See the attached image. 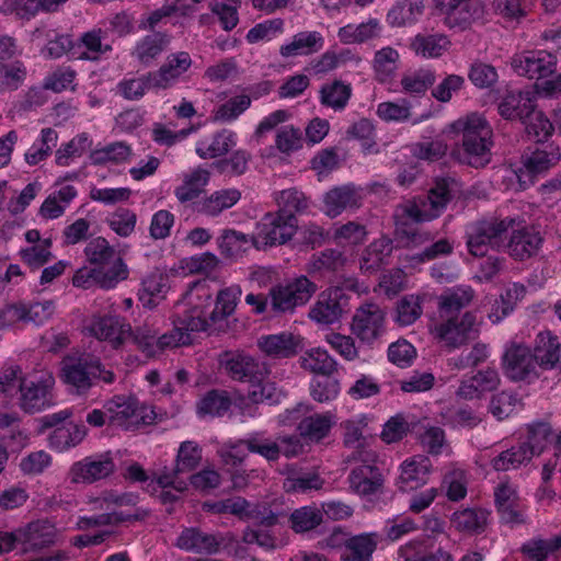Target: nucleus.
Segmentation results:
<instances>
[{"label":"nucleus","instance_id":"nucleus-8","mask_svg":"<svg viewBox=\"0 0 561 561\" xmlns=\"http://www.w3.org/2000/svg\"><path fill=\"white\" fill-rule=\"evenodd\" d=\"M317 290L318 285L314 282L300 275L286 285L272 287L268 298L273 311L293 312L296 307L306 305Z\"/></svg>","mask_w":561,"mask_h":561},{"label":"nucleus","instance_id":"nucleus-18","mask_svg":"<svg viewBox=\"0 0 561 561\" xmlns=\"http://www.w3.org/2000/svg\"><path fill=\"white\" fill-rule=\"evenodd\" d=\"M537 367L530 348L524 344L513 343L503 355L504 373L514 381L537 377Z\"/></svg>","mask_w":561,"mask_h":561},{"label":"nucleus","instance_id":"nucleus-12","mask_svg":"<svg viewBox=\"0 0 561 561\" xmlns=\"http://www.w3.org/2000/svg\"><path fill=\"white\" fill-rule=\"evenodd\" d=\"M480 322L474 312L467 311L460 319L453 318L444 320L436 327L437 336L446 347L459 348L470 341L478 339L480 334Z\"/></svg>","mask_w":561,"mask_h":561},{"label":"nucleus","instance_id":"nucleus-11","mask_svg":"<svg viewBox=\"0 0 561 561\" xmlns=\"http://www.w3.org/2000/svg\"><path fill=\"white\" fill-rule=\"evenodd\" d=\"M301 410H308L307 407L298 404L293 410H286L285 414L279 415L283 424H291L297 421V431L299 435L310 442H320L328 436L330 430L335 423L334 415L330 412L314 413L301 417Z\"/></svg>","mask_w":561,"mask_h":561},{"label":"nucleus","instance_id":"nucleus-24","mask_svg":"<svg viewBox=\"0 0 561 561\" xmlns=\"http://www.w3.org/2000/svg\"><path fill=\"white\" fill-rule=\"evenodd\" d=\"M432 463L425 456H414L402 462L397 486L400 491L415 490L427 483Z\"/></svg>","mask_w":561,"mask_h":561},{"label":"nucleus","instance_id":"nucleus-3","mask_svg":"<svg viewBox=\"0 0 561 561\" xmlns=\"http://www.w3.org/2000/svg\"><path fill=\"white\" fill-rule=\"evenodd\" d=\"M60 377L72 393L82 396L95 385L96 380L111 385L115 374L106 369L100 358L87 353H72L65 356L60 363Z\"/></svg>","mask_w":561,"mask_h":561},{"label":"nucleus","instance_id":"nucleus-23","mask_svg":"<svg viewBox=\"0 0 561 561\" xmlns=\"http://www.w3.org/2000/svg\"><path fill=\"white\" fill-rule=\"evenodd\" d=\"M500 382L501 379L495 369H481L473 376L460 381L456 396L463 400L481 399L486 392L495 390Z\"/></svg>","mask_w":561,"mask_h":561},{"label":"nucleus","instance_id":"nucleus-13","mask_svg":"<svg viewBox=\"0 0 561 561\" xmlns=\"http://www.w3.org/2000/svg\"><path fill=\"white\" fill-rule=\"evenodd\" d=\"M560 160L559 148L550 146V150L535 149L525 151L522 156V167L515 171L520 188L533 185L538 175L547 172Z\"/></svg>","mask_w":561,"mask_h":561},{"label":"nucleus","instance_id":"nucleus-25","mask_svg":"<svg viewBox=\"0 0 561 561\" xmlns=\"http://www.w3.org/2000/svg\"><path fill=\"white\" fill-rule=\"evenodd\" d=\"M352 492L363 497L383 493L385 478L380 468H352L347 477Z\"/></svg>","mask_w":561,"mask_h":561},{"label":"nucleus","instance_id":"nucleus-16","mask_svg":"<svg viewBox=\"0 0 561 561\" xmlns=\"http://www.w3.org/2000/svg\"><path fill=\"white\" fill-rule=\"evenodd\" d=\"M437 9L445 14V23L454 28L466 30L472 22L482 19L484 9L478 0H435Z\"/></svg>","mask_w":561,"mask_h":561},{"label":"nucleus","instance_id":"nucleus-60","mask_svg":"<svg viewBox=\"0 0 561 561\" xmlns=\"http://www.w3.org/2000/svg\"><path fill=\"white\" fill-rule=\"evenodd\" d=\"M435 83V73L430 69H417L407 72L401 79L404 93L422 96Z\"/></svg>","mask_w":561,"mask_h":561},{"label":"nucleus","instance_id":"nucleus-30","mask_svg":"<svg viewBox=\"0 0 561 561\" xmlns=\"http://www.w3.org/2000/svg\"><path fill=\"white\" fill-rule=\"evenodd\" d=\"M192 65L188 53L180 51L168 56L165 62L157 70L152 71L156 89L170 88Z\"/></svg>","mask_w":561,"mask_h":561},{"label":"nucleus","instance_id":"nucleus-39","mask_svg":"<svg viewBox=\"0 0 561 561\" xmlns=\"http://www.w3.org/2000/svg\"><path fill=\"white\" fill-rule=\"evenodd\" d=\"M241 198L237 188L219 190L210 194L197 204V211L206 216H218L224 210L234 206Z\"/></svg>","mask_w":561,"mask_h":561},{"label":"nucleus","instance_id":"nucleus-37","mask_svg":"<svg viewBox=\"0 0 561 561\" xmlns=\"http://www.w3.org/2000/svg\"><path fill=\"white\" fill-rule=\"evenodd\" d=\"M88 430L83 424L66 423L49 434V446L57 451H65L78 446L87 436Z\"/></svg>","mask_w":561,"mask_h":561},{"label":"nucleus","instance_id":"nucleus-17","mask_svg":"<svg viewBox=\"0 0 561 561\" xmlns=\"http://www.w3.org/2000/svg\"><path fill=\"white\" fill-rule=\"evenodd\" d=\"M115 471V463L108 454L85 457L71 465L68 478L71 483L91 484L107 478Z\"/></svg>","mask_w":561,"mask_h":561},{"label":"nucleus","instance_id":"nucleus-46","mask_svg":"<svg viewBox=\"0 0 561 561\" xmlns=\"http://www.w3.org/2000/svg\"><path fill=\"white\" fill-rule=\"evenodd\" d=\"M561 550V535L550 538L534 537L520 547V552L528 561H547L549 554Z\"/></svg>","mask_w":561,"mask_h":561},{"label":"nucleus","instance_id":"nucleus-61","mask_svg":"<svg viewBox=\"0 0 561 561\" xmlns=\"http://www.w3.org/2000/svg\"><path fill=\"white\" fill-rule=\"evenodd\" d=\"M522 123L525 125L527 135L536 142L546 141L554 130L552 123L541 111H537L535 105Z\"/></svg>","mask_w":561,"mask_h":561},{"label":"nucleus","instance_id":"nucleus-36","mask_svg":"<svg viewBox=\"0 0 561 561\" xmlns=\"http://www.w3.org/2000/svg\"><path fill=\"white\" fill-rule=\"evenodd\" d=\"M530 93L522 91H510L497 105V112L504 119H519L524 121L534 106Z\"/></svg>","mask_w":561,"mask_h":561},{"label":"nucleus","instance_id":"nucleus-4","mask_svg":"<svg viewBox=\"0 0 561 561\" xmlns=\"http://www.w3.org/2000/svg\"><path fill=\"white\" fill-rule=\"evenodd\" d=\"M513 218L489 217L473 221L466 230V244L473 256H485L490 250L505 248L506 233L513 227Z\"/></svg>","mask_w":561,"mask_h":561},{"label":"nucleus","instance_id":"nucleus-42","mask_svg":"<svg viewBox=\"0 0 561 561\" xmlns=\"http://www.w3.org/2000/svg\"><path fill=\"white\" fill-rule=\"evenodd\" d=\"M231 407V398L225 390H210L196 403L198 417L222 416Z\"/></svg>","mask_w":561,"mask_h":561},{"label":"nucleus","instance_id":"nucleus-6","mask_svg":"<svg viewBox=\"0 0 561 561\" xmlns=\"http://www.w3.org/2000/svg\"><path fill=\"white\" fill-rule=\"evenodd\" d=\"M355 295L341 286L322 290L309 310V318L323 325H332L341 321L353 308Z\"/></svg>","mask_w":561,"mask_h":561},{"label":"nucleus","instance_id":"nucleus-38","mask_svg":"<svg viewBox=\"0 0 561 561\" xmlns=\"http://www.w3.org/2000/svg\"><path fill=\"white\" fill-rule=\"evenodd\" d=\"M537 362V366L543 369H551L560 358V342L558 336L550 332H540L535 341V347L531 352Z\"/></svg>","mask_w":561,"mask_h":561},{"label":"nucleus","instance_id":"nucleus-48","mask_svg":"<svg viewBox=\"0 0 561 561\" xmlns=\"http://www.w3.org/2000/svg\"><path fill=\"white\" fill-rule=\"evenodd\" d=\"M236 144V134L231 130L222 129L213 136L209 144L201 141L196 147V153L202 159H214L225 156Z\"/></svg>","mask_w":561,"mask_h":561},{"label":"nucleus","instance_id":"nucleus-1","mask_svg":"<svg viewBox=\"0 0 561 561\" xmlns=\"http://www.w3.org/2000/svg\"><path fill=\"white\" fill-rule=\"evenodd\" d=\"M511 65L518 76L535 80L538 95L549 98L561 92V73L557 72V56L552 53L524 50L512 58Z\"/></svg>","mask_w":561,"mask_h":561},{"label":"nucleus","instance_id":"nucleus-52","mask_svg":"<svg viewBox=\"0 0 561 561\" xmlns=\"http://www.w3.org/2000/svg\"><path fill=\"white\" fill-rule=\"evenodd\" d=\"M241 295L239 286H231L218 291L214 310L210 312L208 322L217 324L231 316L237 307V301Z\"/></svg>","mask_w":561,"mask_h":561},{"label":"nucleus","instance_id":"nucleus-44","mask_svg":"<svg viewBox=\"0 0 561 561\" xmlns=\"http://www.w3.org/2000/svg\"><path fill=\"white\" fill-rule=\"evenodd\" d=\"M425 0H400L388 12L387 20L392 26L414 23L423 14Z\"/></svg>","mask_w":561,"mask_h":561},{"label":"nucleus","instance_id":"nucleus-57","mask_svg":"<svg viewBox=\"0 0 561 561\" xmlns=\"http://www.w3.org/2000/svg\"><path fill=\"white\" fill-rule=\"evenodd\" d=\"M301 367L313 374L331 376L336 371L335 359L322 348H314L300 358Z\"/></svg>","mask_w":561,"mask_h":561},{"label":"nucleus","instance_id":"nucleus-20","mask_svg":"<svg viewBox=\"0 0 561 561\" xmlns=\"http://www.w3.org/2000/svg\"><path fill=\"white\" fill-rule=\"evenodd\" d=\"M128 271L123 268L122 264L114 270H104L96 267H82L79 268L73 278L72 284L80 288H91L96 285L104 289H111L117 285L118 282L127 278Z\"/></svg>","mask_w":561,"mask_h":561},{"label":"nucleus","instance_id":"nucleus-35","mask_svg":"<svg viewBox=\"0 0 561 561\" xmlns=\"http://www.w3.org/2000/svg\"><path fill=\"white\" fill-rule=\"evenodd\" d=\"M150 515L147 508H135L133 513L124 510L103 513L91 517H81L78 520V528L85 530L92 527L117 525L126 522L144 520Z\"/></svg>","mask_w":561,"mask_h":561},{"label":"nucleus","instance_id":"nucleus-26","mask_svg":"<svg viewBox=\"0 0 561 561\" xmlns=\"http://www.w3.org/2000/svg\"><path fill=\"white\" fill-rule=\"evenodd\" d=\"M260 351L267 357L283 359L295 356L300 350V339L290 332L262 335L257 339Z\"/></svg>","mask_w":561,"mask_h":561},{"label":"nucleus","instance_id":"nucleus-55","mask_svg":"<svg viewBox=\"0 0 561 561\" xmlns=\"http://www.w3.org/2000/svg\"><path fill=\"white\" fill-rule=\"evenodd\" d=\"M209 181V172L197 168L184 178L182 185L176 187L175 196L181 203L193 201L199 196Z\"/></svg>","mask_w":561,"mask_h":561},{"label":"nucleus","instance_id":"nucleus-47","mask_svg":"<svg viewBox=\"0 0 561 561\" xmlns=\"http://www.w3.org/2000/svg\"><path fill=\"white\" fill-rule=\"evenodd\" d=\"M352 96V87L341 80H334L322 84L320 89V102L334 111H342Z\"/></svg>","mask_w":561,"mask_h":561},{"label":"nucleus","instance_id":"nucleus-9","mask_svg":"<svg viewBox=\"0 0 561 561\" xmlns=\"http://www.w3.org/2000/svg\"><path fill=\"white\" fill-rule=\"evenodd\" d=\"M211 304V293L206 280L194 282L183 296L181 306L185 307L183 313L185 328L192 331H206L209 327L204 310Z\"/></svg>","mask_w":561,"mask_h":561},{"label":"nucleus","instance_id":"nucleus-41","mask_svg":"<svg viewBox=\"0 0 561 561\" xmlns=\"http://www.w3.org/2000/svg\"><path fill=\"white\" fill-rule=\"evenodd\" d=\"M376 548L377 540L374 534L352 536L347 539L346 549H343L341 559L343 561H371Z\"/></svg>","mask_w":561,"mask_h":561},{"label":"nucleus","instance_id":"nucleus-33","mask_svg":"<svg viewBox=\"0 0 561 561\" xmlns=\"http://www.w3.org/2000/svg\"><path fill=\"white\" fill-rule=\"evenodd\" d=\"M490 512L481 507L458 510L451 515L453 526L460 533L480 535L488 526Z\"/></svg>","mask_w":561,"mask_h":561},{"label":"nucleus","instance_id":"nucleus-51","mask_svg":"<svg viewBox=\"0 0 561 561\" xmlns=\"http://www.w3.org/2000/svg\"><path fill=\"white\" fill-rule=\"evenodd\" d=\"M448 38L439 33L417 34L412 43V50L424 58H437L448 48Z\"/></svg>","mask_w":561,"mask_h":561},{"label":"nucleus","instance_id":"nucleus-22","mask_svg":"<svg viewBox=\"0 0 561 561\" xmlns=\"http://www.w3.org/2000/svg\"><path fill=\"white\" fill-rule=\"evenodd\" d=\"M224 541L221 536L204 533L197 527L182 530L176 539V547L197 554H216Z\"/></svg>","mask_w":561,"mask_h":561},{"label":"nucleus","instance_id":"nucleus-27","mask_svg":"<svg viewBox=\"0 0 561 561\" xmlns=\"http://www.w3.org/2000/svg\"><path fill=\"white\" fill-rule=\"evenodd\" d=\"M542 243V237L535 228L525 227L514 230L510 241L505 242L508 254L518 261H524L535 255Z\"/></svg>","mask_w":561,"mask_h":561},{"label":"nucleus","instance_id":"nucleus-19","mask_svg":"<svg viewBox=\"0 0 561 561\" xmlns=\"http://www.w3.org/2000/svg\"><path fill=\"white\" fill-rule=\"evenodd\" d=\"M363 198V188L354 184L335 186L325 193L323 197V209L327 216L335 218L345 210L359 208Z\"/></svg>","mask_w":561,"mask_h":561},{"label":"nucleus","instance_id":"nucleus-40","mask_svg":"<svg viewBox=\"0 0 561 561\" xmlns=\"http://www.w3.org/2000/svg\"><path fill=\"white\" fill-rule=\"evenodd\" d=\"M392 250V240L387 237L373 241L362 254L360 268L367 273L378 271L387 263Z\"/></svg>","mask_w":561,"mask_h":561},{"label":"nucleus","instance_id":"nucleus-64","mask_svg":"<svg viewBox=\"0 0 561 561\" xmlns=\"http://www.w3.org/2000/svg\"><path fill=\"white\" fill-rule=\"evenodd\" d=\"M150 89H156L151 72L138 78L125 79L117 84L121 95L129 101L140 100Z\"/></svg>","mask_w":561,"mask_h":561},{"label":"nucleus","instance_id":"nucleus-21","mask_svg":"<svg viewBox=\"0 0 561 561\" xmlns=\"http://www.w3.org/2000/svg\"><path fill=\"white\" fill-rule=\"evenodd\" d=\"M89 330L96 339L108 341L114 348L131 335L129 323L118 316L94 317Z\"/></svg>","mask_w":561,"mask_h":561},{"label":"nucleus","instance_id":"nucleus-15","mask_svg":"<svg viewBox=\"0 0 561 561\" xmlns=\"http://www.w3.org/2000/svg\"><path fill=\"white\" fill-rule=\"evenodd\" d=\"M227 375L237 381L255 383L267 375V368L252 356L240 352H228L220 360Z\"/></svg>","mask_w":561,"mask_h":561},{"label":"nucleus","instance_id":"nucleus-56","mask_svg":"<svg viewBox=\"0 0 561 561\" xmlns=\"http://www.w3.org/2000/svg\"><path fill=\"white\" fill-rule=\"evenodd\" d=\"M290 527L297 534L311 531L323 522V513L317 506H302L296 508L289 516Z\"/></svg>","mask_w":561,"mask_h":561},{"label":"nucleus","instance_id":"nucleus-62","mask_svg":"<svg viewBox=\"0 0 561 561\" xmlns=\"http://www.w3.org/2000/svg\"><path fill=\"white\" fill-rule=\"evenodd\" d=\"M165 291V278L160 274H153L142 280L138 296L144 307L151 309L158 305V300L164 297Z\"/></svg>","mask_w":561,"mask_h":561},{"label":"nucleus","instance_id":"nucleus-31","mask_svg":"<svg viewBox=\"0 0 561 561\" xmlns=\"http://www.w3.org/2000/svg\"><path fill=\"white\" fill-rule=\"evenodd\" d=\"M88 261L96 268L114 270L122 264L126 268L122 257L115 249L103 237H96L87 244L84 249Z\"/></svg>","mask_w":561,"mask_h":561},{"label":"nucleus","instance_id":"nucleus-53","mask_svg":"<svg viewBox=\"0 0 561 561\" xmlns=\"http://www.w3.org/2000/svg\"><path fill=\"white\" fill-rule=\"evenodd\" d=\"M106 32L102 28H93L83 33L78 42L79 47H84L85 51H82L78 58L85 60H99V58L111 51L112 46L103 43Z\"/></svg>","mask_w":561,"mask_h":561},{"label":"nucleus","instance_id":"nucleus-50","mask_svg":"<svg viewBox=\"0 0 561 561\" xmlns=\"http://www.w3.org/2000/svg\"><path fill=\"white\" fill-rule=\"evenodd\" d=\"M108 412V423L127 428L128 421L135 415L137 404L134 398L116 396L104 403Z\"/></svg>","mask_w":561,"mask_h":561},{"label":"nucleus","instance_id":"nucleus-49","mask_svg":"<svg viewBox=\"0 0 561 561\" xmlns=\"http://www.w3.org/2000/svg\"><path fill=\"white\" fill-rule=\"evenodd\" d=\"M343 253L336 249H325L319 254H313L307 264L310 274L324 276L328 273L340 271L345 264Z\"/></svg>","mask_w":561,"mask_h":561},{"label":"nucleus","instance_id":"nucleus-58","mask_svg":"<svg viewBox=\"0 0 561 561\" xmlns=\"http://www.w3.org/2000/svg\"><path fill=\"white\" fill-rule=\"evenodd\" d=\"M423 312V298L419 295H405L396 305L394 321L407 327L413 324Z\"/></svg>","mask_w":561,"mask_h":561},{"label":"nucleus","instance_id":"nucleus-28","mask_svg":"<svg viewBox=\"0 0 561 561\" xmlns=\"http://www.w3.org/2000/svg\"><path fill=\"white\" fill-rule=\"evenodd\" d=\"M170 36L163 32H153L136 42L130 56L141 66H151L168 48Z\"/></svg>","mask_w":561,"mask_h":561},{"label":"nucleus","instance_id":"nucleus-63","mask_svg":"<svg viewBox=\"0 0 561 561\" xmlns=\"http://www.w3.org/2000/svg\"><path fill=\"white\" fill-rule=\"evenodd\" d=\"M202 460V448L192 440L183 442L176 455L174 474H181L194 470Z\"/></svg>","mask_w":561,"mask_h":561},{"label":"nucleus","instance_id":"nucleus-5","mask_svg":"<svg viewBox=\"0 0 561 561\" xmlns=\"http://www.w3.org/2000/svg\"><path fill=\"white\" fill-rule=\"evenodd\" d=\"M551 434L547 423L531 425L528 430L527 440L500 453L490 461L495 471L516 470L528 465L534 456H539L545 449V442Z\"/></svg>","mask_w":561,"mask_h":561},{"label":"nucleus","instance_id":"nucleus-32","mask_svg":"<svg viewBox=\"0 0 561 561\" xmlns=\"http://www.w3.org/2000/svg\"><path fill=\"white\" fill-rule=\"evenodd\" d=\"M474 298L470 286H456L445 290L438 298V309L444 320L456 318L461 309L468 307Z\"/></svg>","mask_w":561,"mask_h":561},{"label":"nucleus","instance_id":"nucleus-14","mask_svg":"<svg viewBox=\"0 0 561 561\" xmlns=\"http://www.w3.org/2000/svg\"><path fill=\"white\" fill-rule=\"evenodd\" d=\"M352 333L363 343L371 345L385 331V312L374 302L359 306L351 324Z\"/></svg>","mask_w":561,"mask_h":561},{"label":"nucleus","instance_id":"nucleus-2","mask_svg":"<svg viewBox=\"0 0 561 561\" xmlns=\"http://www.w3.org/2000/svg\"><path fill=\"white\" fill-rule=\"evenodd\" d=\"M456 131L462 134V149L454 154L461 162L481 168L491 160L493 130L488 121L477 113L459 118L453 124Z\"/></svg>","mask_w":561,"mask_h":561},{"label":"nucleus","instance_id":"nucleus-29","mask_svg":"<svg viewBox=\"0 0 561 561\" xmlns=\"http://www.w3.org/2000/svg\"><path fill=\"white\" fill-rule=\"evenodd\" d=\"M54 385V379L48 377L43 382L35 383L30 381L24 383L23 389L20 391V403L24 411L34 413L51 404L50 389Z\"/></svg>","mask_w":561,"mask_h":561},{"label":"nucleus","instance_id":"nucleus-54","mask_svg":"<svg viewBox=\"0 0 561 561\" xmlns=\"http://www.w3.org/2000/svg\"><path fill=\"white\" fill-rule=\"evenodd\" d=\"M253 239L255 237L233 229H226L218 239V247L225 257L234 259L245 252L250 243L253 244Z\"/></svg>","mask_w":561,"mask_h":561},{"label":"nucleus","instance_id":"nucleus-43","mask_svg":"<svg viewBox=\"0 0 561 561\" xmlns=\"http://www.w3.org/2000/svg\"><path fill=\"white\" fill-rule=\"evenodd\" d=\"M275 199L277 213L290 219H297V215L307 213L310 205L308 197L294 187L280 191Z\"/></svg>","mask_w":561,"mask_h":561},{"label":"nucleus","instance_id":"nucleus-45","mask_svg":"<svg viewBox=\"0 0 561 561\" xmlns=\"http://www.w3.org/2000/svg\"><path fill=\"white\" fill-rule=\"evenodd\" d=\"M323 46V37L318 32H300L293 37V41L280 47L283 57H295L310 55Z\"/></svg>","mask_w":561,"mask_h":561},{"label":"nucleus","instance_id":"nucleus-34","mask_svg":"<svg viewBox=\"0 0 561 561\" xmlns=\"http://www.w3.org/2000/svg\"><path fill=\"white\" fill-rule=\"evenodd\" d=\"M56 528L48 520H35L20 528V537L25 549H42L55 542Z\"/></svg>","mask_w":561,"mask_h":561},{"label":"nucleus","instance_id":"nucleus-10","mask_svg":"<svg viewBox=\"0 0 561 561\" xmlns=\"http://www.w3.org/2000/svg\"><path fill=\"white\" fill-rule=\"evenodd\" d=\"M257 234L253 239L256 249L282 245L295 236L298 229V220L284 217L282 214L267 213L257 226Z\"/></svg>","mask_w":561,"mask_h":561},{"label":"nucleus","instance_id":"nucleus-7","mask_svg":"<svg viewBox=\"0 0 561 561\" xmlns=\"http://www.w3.org/2000/svg\"><path fill=\"white\" fill-rule=\"evenodd\" d=\"M451 198L448 185L439 181L428 194L417 202L398 206L396 217L409 218L413 222H425L437 218Z\"/></svg>","mask_w":561,"mask_h":561},{"label":"nucleus","instance_id":"nucleus-59","mask_svg":"<svg viewBox=\"0 0 561 561\" xmlns=\"http://www.w3.org/2000/svg\"><path fill=\"white\" fill-rule=\"evenodd\" d=\"M58 134L55 129L47 127L42 129L41 139L35 142L24 154L27 164L36 165L50 156L53 148L57 146Z\"/></svg>","mask_w":561,"mask_h":561}]
</instances>
